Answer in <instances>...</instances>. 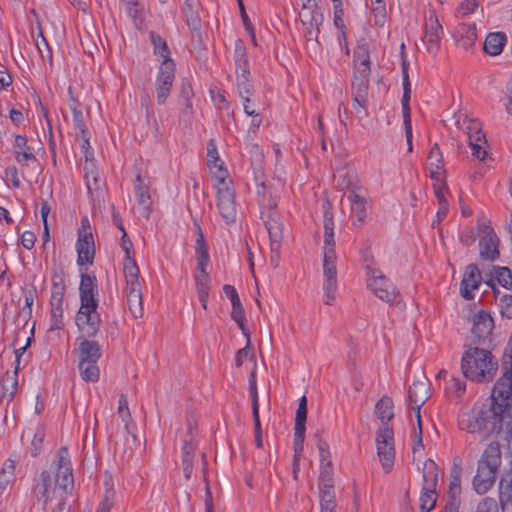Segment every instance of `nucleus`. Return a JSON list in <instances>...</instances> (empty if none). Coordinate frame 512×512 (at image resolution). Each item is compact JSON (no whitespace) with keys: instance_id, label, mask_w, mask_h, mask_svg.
I'll return each instance as SVG.
<instances>
[{"instance_id":"nucleus-17","label":"nucleus","mask_w":512,"mask_h":512,"mask_svg":"<svg viewBox=\"0 0 512 512\" xmlns=\"http://www.w3.org/2000/svg\"><path fill=\"white\" fill-rule=\"evenodd\" d=\"M98 285L95 275L81 273L79 285L80 306H98Z\"/></svg>"},{"instance_id":"nucleus-13","label":"nucleus","mask_w":512,"mask_h":512,"mask_svg":"<svg viewBox=\"0 0 512 512\" xmlns=\"http://www.w3.org/2000/svg\"><path fill=\"white\" fill-rule=\"evenodd\" d=\"M174 78V61H161V65L155 82L156 98L157 103L159 105L165 104L167 98L169 97Z\"/></svg>"},{"instance_id":"nucleus-53","label":"nucleus","mask_w":512,"mask_h":512,"mask_svg":"<svg viewBox=\"0 0 512 512\" xmlns=\"http://www.w3.org/2000/svg\"><path fill=\"white\" fill-rule=\"evenodd\" d=\"M428 166L429 168H443L444 162H443V155L440 150V147L438 143H435L431 150L429 151L428 157Z\"/></svg>"},{"instance_id":"nucleus-46","label":"nucleus","mask_w":512,"mask_h":512,"mask_svg":"<svg viewBox=\"0 0 512 512\" xmlns=\"http://www.w3.org/2000/svg\"><path fill=\"white\" fill-rule=\"evenodd\" d=\"M237 75V87L241 98L249 97L253 93V85L250 81V70L247 73L238 72Z\"/></svg>"},{"instance_id":"nucleus-27","label":"nucleus","mask_w":512,"mask_h":512,"mask_svg":"<svg viewBox=\"0 0 512 512\" xmlns=\"http://www.w3.org/2000/svg\"><path fill=\"white\" fill-rule=\"evenodd\" d=\"M502 512H512V473H505L499 482Z\"/></svg>"},{"instance_id":"nucleus-51","label":"nucleus","mask_w":512,"mask_h":512,"mask_svg":"<svg viewBox=\"0 0 512 512\" xmlns=\"http://www.w3.org/2000/svg\"><path fill=\"white\" fill-rule=\"evenodd\" d=\"M25 352H26V347H21V348H19V349L15 350V356H16V362H17V365H16L15 370H14V373H13L14 375H13V376H10V375H9V372H6V375H5L4 379H3V384H2V386H3V390H5V391H7V390H8V389H7V387H6V384H5L6 380H7V379H11V381H12V382H11V388H12V389H11V391H10V394H11L12 396H13V394L15 393L16 388H17V384H18V383H17V373H18V370H19V363H20V359H21L22 355H23Z\"/></svg>"},{"instance_id":"nucleus-45","label":"nucleus","mask_w":512,"mask_h":512,"mask_svg":"<svg viewBox=\"0 0 512 512\" xmlns=\"http://www.w3.org/2000/svg\"><path fill=\"white\" fill-rule=\"evenodd\" d=\"M183 13L186 17V21H187V25H188L189 29L192 32L199 33V30L201 28L200 17L198 16V13L194 9L193 5L191 3H189L188 1H186L184 3Z\"/></svg>"},{"instance_id":"nucleus-21","label":"nucleus","mask_w":512,"mask_h":512,"mask_svg":"<svg viewBox=\"0 0 512 512\" xmlns=\"http://www.w3.org/2000/svg\"><path fill=\"white\" fill-rule=\"evenodd\" d=\"M468 130L469 146L471 147L472 155L480 161H484L488 154L484 147L487 144L485 134L479 127V124L474 121L468 127Z\"/></svg>"},{"instance_id":"nucleus-64","label":"nucleus","mask_w":512,"mask_h":512,"mask_svg":"<svg viewBox=\"0 0 512 512\" xmlns=\"http://www.w3.org/2000/svg\"><path fill=\"white\" fill-rule=\"evenodd\" d=\"M353 176L349 172L340 174L337 179V187L340 190H350L353 186Z\"/></svg>"},{"instance_id":"nucleus-19","label":"nucleus","mask_w":512,"mask_h":512,"mask_svg":"<svg viewBox=\"0 0 512 512\" xmlns=\"http://www.w3.org/2000/svg\"><path fill=\"white\" fill-rule=\"evenodd\" d=\"M482 281L481 272L476 264H469L464 272L461 284L460 293L466 300L474 298L473 290L478 289Z\"/></svg>"},{"instance_id":"nucleus-2","label":"nucleus","mask_w":512,"mask_h":512,"mask_svg":"<svg viewBox=\"0 0 512 512\" xmlns=\"http://www.w3.org/2000/svg\"><path fill=\"white\" fill-rule=\"evenodd\" d=\"M323 228L324 302L330 305L336 297L337 290V254L335 251L333 212L329 202H326L323 206Z\"/></svg>"},{"instance_id":"nucleus-10","label":"nucleus","mask_w":512,"mask_h":512,"mask_svg":"<svg viewBox=\"0 0 512 512\" xmlns=\"http://www.w3.org/2000/svg\"><path fill=\"white\" fill-rule=\"evenodd\" d=\"M377 453L385 472L389 473L394 465V433L390 426L381 428L376 433Z\"/></svg>"},{"instance_id":"nucleus-61","label":"nucleus","mask_w":512,"mask_h":512,"mask_svg":"<svg viewBox=\"0 0 512 512\" xmlns=\"http://www.w3.org/2000/svg\"><path fill=\"white\" fill-rule=\"evenodd\" d=\"M334 8V25L336 28H338L341 31V36L346 40V32H345V25L343 22V6H340L339 4L336 5Z\"/></svg>"},{"instance_id":"nucleus-16","label":"nucleus","mask_w":512,"mask_h":512,"mask_svg":"<svg viewBox=\"0 0 512 512\" xmlns=\"http://www.w3.org/2000/svg\"><path fill=\"white\" fill-rule=\"evenodd\" d=\"M307 420V398L302 396L299 400L298 408L295 415L294 426V454L302 455L304 450V440Z\"/></svg>"},{"instance_id":"nucleus-7","label":"nucleus","mask_w":512,"mask_h":512,"mask_svg":"<svg viewBox=\"0 0 512 512\" xmlns=\"http://www.w3.org/2000/svg\"><path fill=\"white\" fill-rule=\"evenodd\" d=\"M77 340L79 344L74 352L78 355L80 376L85 382H97L100 376L97 363L102 355L101 346L92 338L78 337Z\"/></svg>"},{"instance_id":"nucleus-22","label":"nucleus","mask_w":512,"mask_h":512,"mask_svg":"<svg viewBox=\"0 0 512 512\" xmlns=\"http://www.w3.org/2000/svg\"><path fill=\"white\" fill-rule=\"evenodd\" d=\"M429 396V384L426 381H414L410 386L408 399L413 405L417 420H420V409Z\"/></svg>"},{"instance_id":"nucleus-9","label":"nucleus","mask_w":512,"mask_h":512,"mask_svg":"<svg viewBox=\"0 0 512 512\" xmlns=\"http://www.w3.org/2000/svg\"><path fill=\"white\" fill-rule=\"evenodd\" d=\"M97 308L98 306L79 307L75 316V323L81 334L79 337L94 338L99 333L102 321Z\"/></svg>"},{"instance_id":"nucleus-59","label":"nucleus","mask_w":512,"mask_h":512,"mask_svg":"<svg viewBox=\"0 0 512 512\" xmlns=\"http://www.w3.org/2000/svg\"><path fill=\"white\" fill-rule=\"evenodd\" d=\"M115 491L113 488H108L105 491L104 497L100 503L97 512H110L114 506Z\"/></svg>"},{"instance_id":"nucleus-57","label":"nucleus","mask_w":512,"mask_h":512,"mask_svg":"<svg viewBox=\"0 0 512 512\" xmlns=\"http://www.w3.org/2000/svg\"><path fill=\"white\" fill-rule=\"evenodd\" d=\"M500 313L507 319H512V295L503 294L499 297Z\"/></svg>"},{"instance_id":"nucleus-43","label":"nucleus","mask_w":512,"mask_h":512,"mask_svg":"<svg viewBox=\"0 0 512 512\" xmlns=\"http://www.w3.org/2000/svg\"><path fill=\"white\" fill-rule=\"evenodd\" d=\"M150 40L154 48V54L163 58L162 61H173L166 41L156 32H150Z\"/></svg>"},{"instance_id":"nucleus-37","label":"nucleus","mask_w":512,"mask_h":512,"mask_svg":"<svg viewBox=\"0 0 512 512\" xmlns=\"http://www.w3.org/2000/svg\"><path fill=\"white\" fill-rule=\"evenodd\" d=\"M123 270L126 278V288L134 287V285L140 286V282L138 279L139 268L133 256H125Z\"/></svg>"},{"instance_id":"nucleus-31","label":"nucleus","mask_w":512,"mask_h":512,"mask_svg":"<svg viewBox=\"0 0 512 512\" xmlns=\"http://www.w3.org/2000/svg\"><path fill=\"white\" fill-rule=\"evenodd\" d=\"M507 41L506 34L504 32H493L489 33L484 41V51L491 55H499Z\"/></svg>"},{"instance_id":"nucleus-35","label":"nucleus","mask_w":512,"mask_h":512,"mask_svg":"<svg viewBox=\"0 0 512 512\" xmlns=\"http://www.w3.org/2000/svg\"><path fill=\"white\" fill-rule=\"evenodd\" d=\"M351 203V211L357 222L361 225L364 223L367 217L366 200L364 197L357 194L354 190H351L347 196Z\"/></svg>"},{"instance_id":"nucleus-54","label":"nucleus","mask_w":512,"mask_h":512,"mask_svg":"<svg viewBox=\"0 0 512 512\" xmlns=\"http://www.w3.org/2000/svg\"><path fill=\"white\" fill-rule=\"evenodd\" d=\"M76 140L80 142V147L84 153L86 162H92L94 160V153L90 145L89 133L76 134Z\"/></svg>"},{"instance_id":"nucleus-25","label":"nucleus","mask_w":512,"mask_h":512,"mask_svg":"<svg viewBox=\"0 0 512 512\" xmlns=\"http://www.w3.org/2000/svg\"><path fill=\"white\" fill-rule=\"evenodd\" d=\"M454 37L460 46L466 50L469 49L477 39L475 23L458 24L454 32Z\"/></svg>"},{"instance_id":"nucleus-33","label":"nucleus","mask_w":512,"mask_h":512,"mask_svg":"<svg viewBox=\"0 0 512 512\" xmlns=\"http://www.w3.org/2000/svg\"><path fill=\"white\" fill-rule=\"evenodd\" d=\"M196 444L192 440H184L182 446V466L184 477L189 480L193 473V459L195 455Z\"/></svg>"},{"instance_id":"nucleus-39","label":"nucleus","mask_w":512,"mask_h":512,"mask_svg":"<svg viewBox=\"0 0 512 512\" xmlns=\"http://www.w3.org/2000/svg\"><path fill=\"white\" fill-rule=\"evenodd\" d=\"M234 62H235V66H236V73H238V72L247 73V70H249L247 52H246L245 44L241 39H237L235 41Z\"/></svg>"},{"instance_id":"nucleus-1","label":"nucleus","mask_w":512,"mask_h":512,"mask_svg":"<svg viewBox=\"0 0 512 512\" xmlns=\"http://www.w3.org/2000/svg\"><path fill=\"white\" fill-rule=\"evenodd\" d=\"M512 424V410L507 404H498L494 399H487L479 408L458 417V426L468 433H478L482 439L493 434H500L503 426L509 429Z\"/></svg>"},{"instance_id":"nucleus-29","label":"nucleus","mask_w":512,"mask_h":512,"mask_svg":"<svg viewBox=\"0 0 512 512\" xmlns=\"http://www.w3.org/2000/svg\"><path fill=\"white\" fill-rule=\"evenodd\" d=\"M461 474L462 468L459 464L453 463L450 471V483L448 496L449 501L447 503H456L460 505V494H461Z\"/></svg>"},{"instance_id":"nucleus-23","label":"nucleus","mask_w":512,"mask_h":512,"mask_svg":"<svg viewBox=\"0 0 512 512\" xmlns=\"http://www.w3.org/2000/svg\"><path fill=\"white\" fill-rule=\"evenodd\" d=\"M194 97V91L192 84L189 79L183 78L179 85V102L183 105L180 117L184 120L190 121L194 115L192 99Z\"/></svg>"},{"instance_id":"nucleus-63","label":"nucleus","mask_w":512,"mask_h":512,"mask_svg":"<svg viewBox=\"0 0 512 512\" xmlns=\"http://www.w3.org/2000/svg\"><path fill=\"white\" fill-rule=\"evenodd\" d=\"M237 3L239 6V9H240V14H241V18L243 21V25H244L245 29L247 30V32L250 34V36L252 38H254V28H253L252 23L246 13L245 6L243 4V0H237Z\"/></svg>"},{"instance_id":"nucleus-15","label":"nucleus","mask_w":512,"mask_h":512,"mask_svg":"<svg viewBox=\"0 0 512 512\" xmlns=\"http://www.w3.org/2000/svg\"><path fill=\"white\" fill-rule=\"evenodd\" d=\"M217 208L227 224L236 220L237 209L233 189L228 186H217Z\"/></svg>"},{"instance_id":"nucleus-38","label":"nucleus","mask_w":512,"mask_h":512,"mask_svg":"<svg viewBox=\"0 0 512 512\" xmlns=\"http://www.w3.org/2000/svg\"><path fill=\"white\" fill-rule=\"evenodd\" d=\"M195 226L197 229V238L195 240V253L197 258V263H210V256L208 251V245L205 241V237L202 231L201 226L195 222Z\"/></svg>"},{"instance_id":"nucleus-58","label":"nucleus","mask_w":512,"mask_h":512,"mask_svg":"<svg viewBox=\"0 0 512 512\" xmlns=\"http://www.w3.org/2000/svg\"><path fill=\"white\" fill-rule=\"evenodd\" d=\"M320 506L337 505L335 490L332 488H319Z\"/></svg>"},{"instance_id":"nucleus-47","label":"nucleus","mask_w":512,"mask_h":512,"mask_svg":"<svg viewBox=\"0 0 512 512\" xmlns=\"http://www.w3.org/2000/svg\"><path fill=\"white\" fill-rule=\"evenodd\" d=\"M332 487H334L333 466L332 462H327L321 466V471L318 478V488Z\"/></svg>"},{"instance_id":"nucleus-41","label":"nucleus","mask_w":512,"mask_h":512,"mask_svg":"<svg viewBox=\"0 0 512 512\" xmlns=\"http://www.w3.org/2000/svg\"><path fill=\"white\" fill-rule=\"evenodd\" d=\"M354 69L357 67L370 69V53L365 41L358 42L354 50Z\"/></svg>"},{"instance_id":"nucleus-52","label":"nucleus","mask_w":512,"mask_h":512,"mask_svg":"<svg viewBox=\"0 0 512 512\" xmlns=\"http://www.w3.org/2000/svg\"><path fill=\"white\" fill-rule=\"evenodd\" d=\"M44 438H45L44 428L41 426L37 427V429L33 435L31 447H30V454L32 457H37L40 454L42 445L44 442Z\"/></svg>"},{"instance_id":"nucleus-50","label":"nucleus","mask_w":512,"mask_h":512,"mask_svg":"<svg viewBox=\"0 0 512 512\" xmlns=\"http://www.w3.org/2000/svg\"><path fill=\"white\" fill-rule=\"evenodd\" d=\"M223 165H224V163L221 159L216 164L210 163V165H208L213 174V177L218 182L217 186H221V187L228 186V185L232 184L231 180L227 181V170L223 167Z\"/></svg>"},{"instance_id":"nucleus-34","label":"nucleus","mask_w":512,"mask_h":512,"mask_svg":"<svg viewBox=\"0 0 512 512\" xmlns=\"http://www.w3.org/2000/svg\"><path fill=\"white\" fill-rule=\"evenodd\" d=\"M439 468L431 459H427L423 466V489L436 490L438 483Z\"/></svg>"},{"instance_id":"nucleus-11","label":"nucleus","mask_w":512,"mask_h":512,"mask_svg":"<svg viewBox=\"0 0 512 512\" xmlns=\"http://www.w3.org/2000/svg\"><path fill=\"white\" fill-rule=\"evenodd\" d=\"M493 328L494 321L491 315L485 310L478 311L473 317L471 344L490 347Z\"/></svg>"},{"instance_id":"nucleus-8","label":"nucleus","mask_w":512,"mask_h":512,"mask_svg":"<svg viewBox=\"0 0 512 512\" xmlns=\"http://www.w3.org/2000/svg\"><path fill=\"white\" fill-rule=\"evenodd\" d=\"M367 286L382 301L394 302L398 292L394 285L377 268L366 265Z\"/></svg>"},{"instance_id":"nucleus-20","label":"nucleus","mask_w":512,"mask_h":512,"mask_svg":"<svg viewBox=\"0 0 512 512\" xmlns=\"http://www.w3.org/2000/svg\"><path fill=\"white\" fill-rule=\"evenodd\" d=\"M499 239L491 227H486L484 236L479 240L480 257L483 260L494 261L499 258Z\"/></svg>"},{"instance_id":"nucleus-5","label":"nucleus","mask_w":512,"mask_h":512,"mask_svg":"<svg viewBox=\"0 0 512 512\" xmlns=\"http://www.w3.org/2000/svg\"><path fill=\"white\" fill-rule=\"evenodd\" d=\"M501 461L500 444L493 441L482 453L478 461L477 473L473 478V487L478 494H485L493 486Z\"/></svg>"},{"instance_id":"nucleus-28","label":"nucleus","mask_w":512,"mask_h":512,"mask_svg":"<svg viewBox=\"0 0 512 512\" xmlns=\"http://www.w3.org/2000/svg\"><path fill=\"white\" fill-rule=\"evenodd\" d=\"M14 156L17 163L21 165L27 163L28 161H36V156L32 152V148L28 146V140L26 136H15Z\"/></svg>"},{"instance_id":"nucleus-30","label":"nucleus","mask_w":512,"mask_h":512,"mask_svg":"<svg viewBox=\"0 0 512 512\" xmlns=\"http://www.w3.org/2000/svg\"><path fill=\"white\" fill-rule=\"evenodd\" d=\"M128 309L134 318L143 316L142 292L140 286L125 288Z\"/></svg>"},{"instance_id":"nucleus-4","label":"nucleus","mask_w":512,"mask_h":512,"mask_svg":"<svg viewBox=\"0 0 512 512\" xmlns=\"http://www.w3.org/2000/svg\"><path fill=\"white\" fill-rule=\"evenodd\" d=\"M255 182L256 185L259 186L257 194L260 197L259 206L261 219L269 234L270 242L281 243L283 238V223L281 215L277 211V198L267 190L264 181H260L258 176H255Z\"/></svg>"},{"instance_id":"nucleus-18","label":"nucleus","mask_w":512,"mask_h":512,"mask_svg":"<svg viewBox=\"0 0 512 512\" xmlns=\"http://www.w3.org/2000/svg\"><path fill=\"white\" fill-rule=\"evenodd\" d=\"M77 251V264L79 266L87 263L92 264L95 256V247L93 235L91 232H86L85 229L78 230V239L76 242Z\"/></svg>"},{"instance_id":"nucleus-3","label":"nucleus","mask_w":512,"mask_h":512,"mask_svg":"<svg viewBox=\"0 0 512 512\" xmlns=\"http://www.w3.org/2000/svg\"><path fill=\"white\" fill-rule=\"evenodd\" d=\"M489 348L471 344L463 353L461 370L465 378L477 383L489 382L494 378L498 363Z\"/></svg>"},{"instance_id":"nucleus-56","label":"nucleus","mask_w":512,"mask_h":512,"mask_svg":"<svg viewBox=\"0 0 512 512\" xmlns=\"http://www.w3.org/2000/svg\"><path fill=\"white\" fill-rule=\"evenodd\" d=\"M437 501V492L436 490L423 489L421 491L420 496V508H431L434 509Z\"/></svg>"},{"instance_id":"nucleus-48","label":"nucleus","mask_w":512,"mask_h":512,"mask_svg":"<svg viewBox=\"0 0 512 512\" xmlns=\"http://www.w3.org/2000/svg\"><path fill=\"white\" fill-rule=\"evenodd\" d=\"M403 85V95L401 99L402 105V116L403 122H411V109H410V99H411V84L410 80H406Z\"/></svg>"},{"instance_id":"nucleus-12","label":"nucleus","mask_w":512,"mask_h":512,"mask_svg":"<svg viewBox=\"0 0 512 512\" xmlns=\"http://www.w3.org/2000/svg\"><path fill=\"white\" fill-rule=\"evenodd\" d=\"M503 370L488 399H494L498 404H507V408L512 410V364L503 361Z\"/></svg>"},{"instance_id":"nucleus-24","label":"nucleus","mask_w":512,"mask_h":512,"mask_svg":"<svg viewBox=\"0 0 512 512\" xmlns=\"http://www.w3.org/2000/svg\"><path fill=\"white\" fill-rule=\"evenodd\" d=\"M52 479L51 474L47 470L40 473L38 482L33 486L32 492L39 503L42 504L43 510L46 509L50 501L49 491L51 488Z\"/></svg>"},{"instance_id":"nucleus-32","label":"nucleus","mask_w":512,"mask_h":512,"mask_svg":"<svg viewBox=\"0 0 512 512\" xmlns=\"http://www.w3.org/2000/svg\"><path fill=\"white\" fill-rule=\"evenodd\" d=\"M375 415L382 423V428L389 426L388 423L394 417L393 401L387 396H383L375 405Z\"/></svg>"},{"instance_id":"nucleus-42","label":"nucleus","mask_w":512,"mask_h":512,"mask_svg":"<svg viewBox=\"0 0 512 512\" xmlns=\"http://www.w3.org/2000/svg\"><path fill=\"white\" fill-rule=\"evenodd\" d=\"M303 25H306L307 22L306 20L304 19H301ZM323 22V14L322 13H311L310 16H309V20H308V24H309V27H307V31H306V38L308 41L310 40H315L316 42H318V34L320 32V29H319V26L322 24Z\"/></svg>"},{"instance_id":"nucleus-62","label":"nucleus","mask_w":512,"mask_h":512,"mask_svg":"<svg viewBox=\"0 0 512 512\" xmlns=\"http://www.w3.org/2000/svg\"><path fill=\"white\" fill-rule=\"evenodd\" d=\"M475 512H499V509L494 499L486 497L478 503Z\"/></svg>"},{"instance_id":"nucleus-14","label":"nucleus","mask_w":512,"mask_h":512,"mask_svg":"<svg viewBox=\"0 0 512 512\" xmlns=\"http://www.w3.org/2000/svg\"><path fill=\"white\" fill-rule=\"evenodd\" d=\"M371 69L357 67L353 72L352 95L354 107L365 108L368 103L369 77Z\"/></svg>"},{"instance_id":"nucleus-55","label":"nucleus","mask_w":512,"mask_h":512,"mask_svg":"<svg viewBox=\"0 0 512 512\" xmlns=\"http://www.w3.org/2000/svg\"><path fill=\"white\" fill-rule=\"evenodd\" d=\"M231 318L237 323L242 334L249 338V331L245 326V312L243 306L232 307Z\"/></svg>"},{"instance_id":"nucleus-44","label":"nucleus","mask_w":512,"mask_h":512,"mask_svg":"<svg viewBox=\"0 0 512 512\" xmlns=\"http://www.w3.org/2000/svg\"><path fill=\"white\" fill-rule=\"evenodd\" d=\"M126 12L133 19L134 25L140 28L144 23L143 7L137 0H125Z\"/></svg>"},{"instance_id":"nucleus-36","label":"nucleus","mask_w":512,"mask_h":512,"mask_svg":"<svg viewBox=\"0 0 512 512\" xmlns=\"http://www.w3.org/2000/svg\"><path fill=\"white\" fill-rule=\"evenodd\" d=\"M134 190H135V196H136L137 203L143 207L144 216L146 218H148L149 214H150L151 198L148 193V187L146 185H144L140 174H138L136 177Z\"/></svg>"},{"instance_id":"nucleus-49","label":"nucleus","mask_w":512,"mask_h":512,"mask_svg":"<svg viewBox=\"0 0 512 512\" xmlns=\"http://www.w3.org/2000/svg\"><path fill=\"white\" fill-rule=\"evenodd\" d=\"M493 271L499 285L506 289H512V271L508 267L494 266Z\"/></svg>"},{"instance_id":"nucleus-60","label":"nucleus","mask_w":512,"mask_h":512,"mask_svg":"<svg viewBox=\"0 0 512 512\" xmlns=\"http://www.w3.org/2000/svg\"><path fill=\"white\" fill-rule=\"evenodd\" d=\"M73 114V126L76 130V134L89 133L87 126L84 121L83 113L80 109H74Z\"/></svg>"},{"instance_id":"nucleus-6","label":"nucleus","mask_w":512,"mask_h":512,"mask_svg":"<svg viewBox=\"0 0 512 512\" xmlns=\"http://www.w3.org/2000/svg\"><path fill=\"white\" fill-rule=\"evenodd\" d=\"M54 464H56V474L53 494L58 498V504L52 512H63L67 497L72 494L74 488L73 469L67 447L63 446L57 451Z\"/></svg>"},{"instance_id":"nucleus-40","label":"nucleus","mask_w":512,"mask_h":512,"mask_svg":"<svg viewBox=\"0 0 512 512\" xmlns=\"http://www.w3.org/2000/svg\"><path fill=\"white\" fill-rule=\"evenodd\" d=\"M63 300L61 298H51V330L62 329L63 327Z\"/></svg>"},{"instance_id":"nucleus-26","label":"nucleus","mask_w":512,"mask_h":512,"mask_svg":"<svg viewBox=\"0 0 512 512\" xmlns=\"http://www.w3.org/2000/svg\"><path fill=\"white\" fill-rule=\"evenodd\" d=\"M443 33V28L439 23L436 15L431 13L426 22V31H425V40L432 47H428V50H437L439 48V43L441 39V35Z\"/></svg>"}]
</instances>
